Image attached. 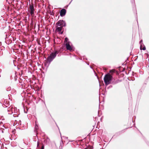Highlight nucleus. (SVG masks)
<instances>
[{
	"label": "nucleus",
	"mask_w": 149,
	"mask_h": 149,
	"mask_svg": "<svg viewBox=\"0 0 149 149\" xmlns=\"http://www.w3.org/2000/svg\"><path fill=\"white\" fill-rule=\"evenodd\" d=\"M56 25L58 26H66V23L63 20H60L58 21L56 24Z\"/></svg>",
	"instance_id": "4"
},
{
	"label": "nucleus",
	"mask_w": 149,
	"mask_h": 149,
	"mask_svg": "<svg viewBox=\"0 0 149 149\" xmlns=\"http://www.w3.org/2000/svg\"><path fill=\"white\" fill-rule=\"evenodd\" d=\"M44 146L43 145L42 146L41 149H44Z\"/></svg>",
	"instance_id": "15"
},
{
	"label": "nucleus",
	"mask_w": 149,
	"mask_h": 149,
	"mask_svg": "<svg viewBox=\"0 0 149 149\" xmlns=\"http://www.w3.org/2000/svg\"><path fill=\"white\" fill-rule=\"evenodd\" d=\"M84 149H93V146H89L85 148Z\"/></svg>",
	"instance_id": "9"
},
{
	"label": "nucleus",
	"mask_w": 149,
	"mask_h": 149,
	"mask_svg": "<svg viewBox=\"0 0 149 149\" xmlns=\"http://www.w3.org/2000/svg\"><path fill=\"white\" fill-rule=\"evenodd\" d=\"M112 78V76L109 73H108L106 74L104 78L105 85L107 86L111 84Z\"/></svg>",
	"instance_id": "1"
},
{
	"label": "nucleus",
	"mask_w": 149,
	"mask_h": 149,
	"mask_svg": "<svg viewBox=\"0 0 149 149\" xmlns=\"http://www.w3.org/2000/svg\"><path fill=\"white\" fill-rule=\"evenodd\" d=\"M39 144L38 142V146Z\"/></svg>",
	"instance_id": "16"
},
{
	"label": "nucleus",
	"mask_w": 149,
	"mask_h": 149,
	"mask_svg": "<svg viewBox=\"0 0 149 149\" xmlns=\"http://www.w3.org/2000/svg\"><path fill=\"white\" fill-rule=\"evenodd\" d=\"M58 53V52L56 51L54 52H52L47 58V62L50 63L56 57V55Z\"/></svg>",
	"instance_id": "3"
},
{
	"label": "nucleus",
	"mask_w": 149,
	"mask_h": 149,
	"mask_svg": "<svg viewBox=\"0 0 149 149\" xmlns=\"http://www.w3.org/2000/svg\"><path fill=\"white\" fill-rule=\"evenodd\" d=\"M141 48H141V49H142L141 48ZM142 49L143 50H146V48L145 47V46H144V47Z\"/></svg>",
	"instance_id": "14"
},
{
	"label": "nucleus",
	"mask_w": 149,
	"mask_h": 149,
	"mask_svg": "<svg viewBox=\"0 0 149 149\" xmlns=\"http://www.w3.org/2000/svg\"><path fill=\"white\" fill-rule=\"evenodd\" d=\"M64 42H66V43H67L68 42H70L68 41V39L66 37L65 38Z\"/></svg>",
	"instance_id": "10"
},
{
	"label": "nucleus",
	"mask_w": 149,
	"mask_h": 149,
	"mask_svg": "<svg viewBox=\"0 0 149 149\" xmlns=\"http://www.w3.org/2000/svg\"><path fill=\"white\" fill-rule=\"evenodd\" d=\"M15 149H24L21 148L20 147H16Z\"/></svg>",
	"instance_id": "13"
},
{
	"label": "nucleus",
	"mask_w": 149,
	"mask_h": 149,
	"mask_svg": "<svg viewBox=\"0 0 149 149\" xmlns=\"http://www.w3.org/2000/svg\"><path fill=\"white\" fill-rule=\"evenodd\" d=\"M69 43L70 42H68L67 43H66L65 46L67 49L71 51L72 50V48L70 46Z\"/></svg>",
	"instance_id": "8"
},
{
	"label": "nucleus",
	"mask_w": 149,
	"mask_h": 149,
	"mask_svg": "<svg viewBox=\"0 0 149 149\" xmlns=\"http://www.w3.org/2000/svg\"><path fill=\"white\" fill-rule=\"evenodd\" d=\"M63 29L62 26L57 27L56 29V31L59 34H62L63 31H62Z\"/></svg>",
	"instance_id": "6"
},
{
	"label": "nucleus",
	"mask_w": 149,
	"mask_h": 149,
	"mask_svg": "<svg viewBox=\"0 0 149 149\" xmlns=\"http://www.w3.org/2000/svg\"><path fill=\"white\" fill-rule=\"evenodd\" d=\"M58 53V52L56 51L54 52H52L47 58V62L50 63L56 57V55Z\"/></svg>",
	"instance_id": "2"
},
{
	"label": "nucleus",
	"mask_w": 149,
	"mask_h": 149,
	"mask_svg": "<svg viewBox=\"0 0 149 149\" xmlns=\"http://www.w3.org/2000/svg\"><path fill=\"white\" fill-rule=\"evenodd\" d=\"M115 71V70H110L109 72L110 73H111V75Z\"/></svg>",
	"instance_id": "11"
},
{
	"label": "nucleus",
	"mask_w": 149,
	"mask_h": 149,
	"mask_svg": "<svg viewBox=\"0 0 149 149\" xmlns=\"http://www.w3.org/2000/svg\"><path fill=\"white\" fill-rule=\"evenodd\" d=\"M31 5H29V11H30L31 14L33 16L34 14V5L33 3Z\"/></svg>",
	"instance_id": "5"
},
{
	"label": "nucleus",
	"mask_w": 149,
	"mask_h": 149,
	"mask_svg": "<svg viewBox=\"0 0 149 149\" xmlns=\"http://www.w3.org/2000/svg\"><path fill=\"white\" fill-rule=\"evenodd\" d=\"M38 129V127L37 125H35V130H34L35 132H37V130Z\"/></svg>",
	"instance_id": "12"
},
{
	"label": "nucleus",
	"mask_w": 149,
	"mask_h": 149,
	"mask_svg": "<svg viewBox=\"0 0 149 149\" xmlns=\"http://www.w3.org/2000/svg\"><path fill=\"white\" fill-rule=\"evenodd\" d=\"M66 12V10L65 9H61L60 12V15L61 17L64 16L65 15Z\"/></svg>",
	"instance_id": "7"
}]
</instances>
